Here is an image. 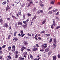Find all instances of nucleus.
Wrapping results in <instances>:
<instances>
[{"mask_svg":"<svg viewBox=\"0 0 60 60\" xmlns=\"http://www.w3.org/2000/svg\"><path fill=\"white\" fill-rule=\"evenodd\" d=\"M40 6L42 7L43 8V6H44V5L42 4H41L40 5Z\"/></svg>","mask_w":60,"mask_h":60,"instance_id":"obj_28","label":"nucleus"},{"mask_svg":"<svg viewBox=\"0 0 60 60\" xmlns=\"http://www.w3.org/2000/svg\"><path fill=\"white\" fill-rule=\"evenodd\" d=\"M37 16L36 15H34V17L32 19L33 20H34V19H36V17Z\"/></svg>","mask_w":60,"mask_h":60,"instance_id":"obj_17","label":"nucleus"},{"mask_svg":"<svg viewBox=\"0 0 60 60\" xmlns=\"http://www.w3.org/2000/svg\"><path fill=\"white\" fill-rule=\"evenodd\" d=\"M41 51H44V50L43 49H41L40 50Z\"/></svg>","mask_w":60,"mask_h":60,"instance_id":"obj_59","label":"nucleus"},{"mask_svg":"<svg viewBox=\"0 0 60 60\" xmlns=\"http://www.w3.org/2000/svg\"><path fill=\"white\" fill-rule=\"evenodd\" d=\"M27 16H31V14L28 13L27 14Z\"/></svg>","mask_w":60,"mask_h":60,"instance_id":"obj_25","label":"nucleus"},{"mask_svg":"<svg viewBox=\"0 0 60 60\" xmlns=\"http://www.w3.org/2000/svg\"><path fill=\"white\" fill-rule=\"evenodd\" d=\"M23 23L25 24V25H26L27 24L26 22V21H24L23 22Z\"/></svg>","mask_w":60,"mask_h":60,"instance_id":"obj_32","label":"nucleus"},{"mask_svg":"<svg viewBox=\"0 0 60 60\" xmlns=\"http://www.w3.org/2000/svg\"><path fill=\"white\" fill-rule=\"evenodd\" d=\"M51 4H54V2L53 1H52L51 2Z\"/></svg>","mask_w":60,"mask_h":60,"instance_id":"obj_41","label":"nucleus"},{"mask_svg":"<svg viewBox=\"0 0 60 60\" xmlns=\"http://www.w3.org/2000/svg\"><path fill=\"white\" fill-rule=\"evenodd\" d=\"M6 4V1L4 2L2 4H3V5H4V4Z\"/></svg>","mask_w":60,"mask_h":60,"instance_id":"obj_29","label":"nucleus"},{"mask_svg":"<svg viewBox=\"0 0 60 60\" xmlns=\"http://www.w3.org/2000/svg\"><path fill=\"white\" fill-rule=\"evenodd\" d=\"M58 11V10L56 9V10H53V12H56V11Z\"/></svg>","mask_w":60,"mask_h":60,"instance_id":"obj_42","label":"nucleus"},{"mask_svg":"<svg viewBox=\"0 0 60 60\" xmlns=\"http://www.w3.org/2000/svg\"><path fill=\"white\" fill-rule=\"evenodd\" d=\"M13 41H14V42H15L16 41H18V38H17V37H16L15 38H14L13 39Z\"/></svg>","mask_w":60,"mask_h":60,"instance_id":"obj_4","label":"nucleus"},{"mask_svg":"<svg viewBox=\"0 0 60 60\" xmlns=\"http://www.w3.org/2000/svg\"><path fill=\"white\" fill-rule=\"evenodd\" d=\"M3 20L2 19H0V23H2V22H3Z\"/></svg>","mask_w":60,"mask_h":60,"instance_id":"obj_38","label":"nucleus"},{"mask_svg":"<svg viewBox=\"0 0 60 60\" xmlns=\"http://www.w3.org/2000/svg\"><path fill=\"white\" fill-rule=\"evenodd\" d=\"M3 26L4 27L7 28L8 26V24L7 23H6Z\"/></svg>","mask_w":60,"mask_h":60,"instance_id":"obj_7","label":"nucleus"},{"mask_svg":"<svg viewBox=\"0 0 60 60\" xmlns=\"http://www.w3.org/2000/svg\"><path fill=\"white\" fill-rule=\"evenodd\" d=\"M25 6V5H24V4H23L21 6V7H24V6Z\"/></svg>","mask_w":60,"mask_h":60,"instance_id":"obj_49","label":"nucleus"},{"mask_svg":"<svg viewBox=\"0 0 60 60\" xmlns=\"http://www.w3.org/2000/svg\"><path fill=\"white\" fill-rule=\"evenodd\" d=\"M11 37V35H9L8 36V40H10V38Z\"/></svg>","mask_w":60,"mask_h":60,"instance_id":"obj_34","label":"nucleus"},{"mask_svg":"<svg viewBox=\"0 0 60 60\" xmlns=\"http://www.w3.org/2000/svg\"><path fill=\"white\" fill-rule=\"evenodd\" d=\"M38 39H39V40H41V38L39 37L38 38Z\"/></svg>","mask_w":60,"mask_h":60,"instance_id":"obj_51","label":"nucleus"},{"mask_svg":"<svg viewBox=\"0 0 60 60\" xmlns=\"http://www.w3.org/2000/svg\"><path fill=\"white\" fill-rule=\"evenodd\" d=\"M22 26L23 28H26V25H25L24 24H23L22 25Z\"/></svg>","mask_w":60,"mask_h":60,"instance_id":"obj_10","label":"nucleus"},{"mask_svg":"<svg viewBox=\"0 0 60 60\" xmlns=\"http://www.w3.org/2000/svg\"><path fill=\"white\" fill-rule=\"evenodd\" d=\"M49 50V48H46L45 50V52H48Z\"/></svg>","mask_w":60,"mask_h":60,"instance_id":"obj_6","label":"nucleus"},{"mask_svg":"<svg viewBox=\"0 0 60 60\" xmlns=\"http://www.w3.org/2000/svg\"><path fill=\"white\" fill-rule=\"evenodd\" d=\"M18 24L19 25H22V22H19L18 23Z\"/></svg>","mask_w":60,"mask_h":60,"instance_id":"obj_13","label":"nucleus"},{"mask_svg":"<svg viewBox=\"0 0 60 60\" xmlns=\"http://www.w3.org/2000/svg\"><path fill=\"white\" fill-rule=\"evenodd\" d=\"M52 38H51L50 39V40L49 41V43H50V42H52Z\"/></svg>","mask_w":60,"mask_h":60,"instance_id":"obj_35","label":"nucleus"},{"mask_svg":"<svg viewBox=\"0 0 60 60\" xmlns=\"http://www.w3.org/2000/svg\"><path fill=\"white\" fill-rule=\"evenodd\" d=\"M52 7H50L48 9V10H50V9H52Z\"/></svg>","mask_w":60,"mask_h":60,"instance_id":"obj_45","label":"nucleus"},{"mask_svg":"<svg viewBox=\"0 0 60 60\" xmlns=\"http://www.w3.org/2000/svg\"><path fill=\"white\" fill-rule=\"evenodd\" d=\"M12 13L11 12L10 14V16H11V14H12Z\"/></svg>","mask_w":60,"mask_h":60,"instance_id":"obj_60","label":"nucleus"},{"mask_svg":"<svg viewBox=\"0 0 60 60\" xmlns=\"http://www.w3.org/2000/svg\"><path fill=\"white\" fill-rule=\"evenodd\" d=\"M48 46V45L47 44H44V45H41V47H42V48H47V46Z\"/></svg>","mask_w":60,"mask_h":60,"instance_id":"obj_3","label":"nucleus"},{"mask_svg":"<svg viewBox=\"0 0 60 60\" xmlns=\"http://www.w3.org/2000/svg\"><path fill=\"white\" fill-rule=\"evenodd\" d=\"M20 33H21L20 36H21L22 37H23V36L25 35V34H23V30H20Z\"/></svg>","mask_w":60,"mask_h":60,"instance_id":"obj_2","label":"nucleus"},{"mask_svg":"<svg viewBox=\"0 0 60 60\" xmlns=\"http://www.w3.org/2000/svg\"><path fill=\"white\" fill-rule=\"evenodd\" d=\"M10 9V7H9V6H8V5H7V7L6 8V10L7 11L8 9Z\"/></svg>","mask_w":60,"mask_h":60,"instance_id":"obj_11","label":"nucleus"},{"mask_svg":"<svg viewBox=\"0 0 60 60\" xmlns=\"http://www.w3.org/2000/svg\"><path fill=\"white\" fill-rule=\"evenodd\" d=\"M7 19L9 20H10V18H7Z\"/></svg>","mask_w":60,"mask_h":60,"instance_id":"obj_55","label":"nucleus"},{"mask_svg":"<svg viewBox=\"0 0 60 60\" xmlns=\"http://www.w3.org/2000/svg\"><path fill=\"white\" fill-rule=\"evenodd\" d=\"M23 57H24L25 58H26V55H24L23 56Z\"/></svg>","mask_w":60,"mask_h":60,"instance_id":"obj_54","label":"nucleus"},{"mask_svg":"<svg viewBox=\"0 0 60 60\" xmlns=\"http://www.w3.org/2000/svg\"><path fill=\"white\" fill-rule=\"evenodd\" d=\"M51 28L52 29H53V28H54V26H53V24L51 25Z\"/></svg>","mask_w":60,"mask_h":60,"instance_id":"obj_31","label":"nucleus"},{"mask_svg":"<svg viewBox=\"0 0 60 60\" xmlns=\"http://www.w3.org/2000/svg\"><path fill=\"white\" fill-rule=\"evenodd\" d=\"M30 57L31 59H33V56L31 54H30Z\"/></svg>","mask_w":60,"mask_h":60,"instance_id":"obj_22","label":"nucleus"},{"mask_svg":"<svg viewBox=\"0 0 60 60\" xmlns=\"http://www.w3.org/2000/svg\"><path fill=\"white\" fill-rule=\"evenodd\" d=\"M53 42L55 44H56V38H55L54 39Z\"/></svg>","mask_w":60,"mask_h":60,"instance_id":"obj_12","label":"nucleus"},{"mask_svg":"<svg viewBox=\"0 0 60 60\" xmlns=\"http://www.w3.org/2000/svg\"><path fill=\"white\" fill-rule=\"evenodd\" d=\"M0 54H3V52L1 50H0Z\"/></svg>","mask_w":60,"mask_h":60,"instance_id":"obj_50","label":"nucleus"},{"mask_svg":"<svg viewBox=\"0 0 60 60\" xmlns=\"http://www.w3.org/2000/svg\"><path fill=\"white\" fill-rule=\"evenodd\" d=\"M45 31H44V30H43V31H41V32H40V34H42L43 33H45Z\"/></svg>","mask_w":60,"mask_h":60,"instance_id":"obj_27","label":"nucleus"},{"mask_svg":"<svg viewBox=\"0 0 60 60\" xmlns=\"http://www.w3.org/2000/svg\"><path fill=\"white\" fill-rule=\"evenodd\" d=\"M18 55H17V54H16L15 56V58H18Z\"/></svg>","mask_w":60,"mask_h":60,"instance_id":"obj_37","label":"nucleus"},{"mask_svg":"<svg viewBox=\"0 0 60 60\" xmlns=\"http://www.w3.org/2000/svg\"><path fill=\"white\" fill-rule=\"evenodd\" d=\"M6 47V45H3L2 46V48H3V49H4V48H5Z\"/></svg>","mask_w":60,"mask_h":60,"instance_id":"obj_26","label":"nucleus"},{"mask_svg":"<svg viewBox=\"0 0 60 60\" xmlns=\"http://www.w3.org/2000/svg\"><path fill=\"white\" fill-rule=\"evenodd\" d=\"M53 46H54L53 48V49H54L56 47V45L55 44H53Z\"/></svg>","mask_w":60,"mask_h":60,"instance_id":"obj_23","label":"nucleus"},{"mask_svg":"<svg viewBox=\"0 0 60 60\" xmlns=\"http://www.w3.org/2000/svg\"><path fill=\"white\" fill-rule=\"evenodd\" d=\"M36 46L37 47H39V45L38 44H36Z\"/></svg>","mask_w":60,"mask_h":60,"instance_id":"obj_47","label":"nucleus"},{"mask_svg":"<svg viewBox=\"0 0 60 60\" xmlns=\"http://www.w3.org/2000/svg\"><path fill=\"white\" fill-rule=\"evenodd\" d=\"M9 30H11V26H9Z\"/></svg>","mask_w":60,"mask_h":60,"instance_id":"obj_52","label":"nucleus"},{"mask_svg":"<svg viewBox=\"0 0 60 60\" xmlns=\"http://www.w3.org/2000/svg\"><path fill=\"white\" fill-rule=\"evenodd\" d=\"M46 22V19L44 20V21H43L42 22V24H43V25L44 24H45Z\"/></svg>","mask_w":60,"mask_h":60,"instance_id":"obj_16","label":"nucleus"},{"mask_svg":"<svg viewBox=\"0 0 60 60\" xmlns=\"http://www.w3.org/2000/svg\"><path fill=\"white\" fill-rule=\"evenodd\" d=\"M7 57H8L9 59H11V58L10 55L8 56H7Z\"/></svg>","mask_w":60,"mask_h":60,"instance_id":"obj_21","label":"nucleus"},{"mask_svg":"<svg viewBox=\"0 0 60 60\" xmlns=\"http://www.w3.org/2000/svg\"><path fill=\"white\" fill-rule=\"evenodd\" d=\"M26 50H27L29 51H31V50H30V49H27Z\"/></svg>","mask_w":60,"mask_h":60,"instance_id":"obj_46","label":"nucleus"},{"mask_svg":"<svg viewBox=\"0 0 60 60\" xmlns=\"http://www.w3.org/2000/svg\"><path fill=\"white\" fill-rule=\"evenodd\" d=\"M45 36H46V37H48L49 36H50V35L49 34H45Z\"/></svg>","mask_w":60,"mask_h":60,"instance_id":"obj_24","label":"nucleus"},{"mask_svg":"<svg viewBox=\"0 0 60 60\" xmlns=\"http://www.w3.org/2000/svg\"><path fill=\"white\" fill-rule=\"evenodd\" d=\"M40 12H41L42 13L43 12V11L41 10H40Z\"/></svg>","mask_w":60,"mask_h":60,"instance_id":"obj_44","label":"nucleus"},{"mask_svg":"<svg viewBox=\"0 0 60 60\" xmlns=\"http://www.w3.org/2000/svg\"><path fill=\"white\" fill-rule=\"evenodd\" d=\"M30 4H28V7H29V6H30Z\"/></svg>","mask_w":60,"mask_h":60,"instance_id":"obj_56","label":"nucleus"},{"mask_svg":"<svg viewBox=\"0 0 60 60\" xmlns=\"http://www.w3.org/2000/svg\"><path fill=\"white\" fill-rule=\"evenodd\" d=\"M51 53H52V51H49L48 53L49 56H50V55H51Z\"/></svg>","mask_w":60,"mask_h":60,"instance_id":"obj_9","label":"nucleus"},{"mask_svg":"<svg viewBox=\"0 0 60 60\" xmlns=\"http://www.w3.org/2000/svg\"><path fill=\"white\" fill-rule=\"evenodd\" d=\"M12 49L11 50V51H12V53H13L15 52V45H13L12 46Z\"/></svg>","mask_w":60,"mask_h":60,"instance_id":"obj_1","label":"nucleus"},{"mask_svg":"<svg viewBox=\"0 0 60 60\" xmlns=\"http://www.w3.org/2000/svg\"><path fill=\"white\" fill-rule=\"evenodd\" d=\"M26 49V47H24V46H22V47L21 50V51H23V50H24V49Z\"/></svg>","mask_w":60,"mask_h":60,"instance_id":"obj_5","label":"nucleus"},{"mask_svg":"<svg viewBox=\"0 0 60 60\" xmlns=\"http://www.w3.org/2000/svg\"><path fill=\"white\" fill-rule=\"evenodd\" d=\"M37 13H38L39 14V13H41V11H38L37 12Z\"/></svg>","mask_w":60,"mask_h":60,"instance_id":"obj_48","label":"nucleus"},{"mask_svg":"<svg viewBox=\"0 0 60 60\" xmlns=\"http://www.w3.org/2000/svg\"><path fill=\"white\" fill-rule=\"evenodd\" d=\"M9 54L10 55H11L12 54V53L11 52H10L9 53Z\"/></svg>","mask_w":60,"mask_h":60,"instance_id":"obj_58","label":"nucleus"},{"mask_svg":"<svg viewBox=\"0 0 60 60\" xmlns=\"http://www.w3.org/2000/svg\"><path fill=\"white\" fill-rule=\"evenodd\" d=\"M59 12H58L56 13V15H58V14H59Z\"/></svg>","mask_w":60,"mask_h":60,"instance_id":"obj_43","label":"nucleus"},{"mask_svg":"<svg viewBox=\"0 0 60 60\" xmlns=\"http://www.w3.org/2000/svg\"><path fill=\"white\" fill-rule=\"evenodd\" d=\"M24 43L25 45H27L28 44V43H27V42L26 41H24Z\"/></svg>","mask_w":60,"mask_h":60,"instance_id":"obj_14","label":"nucleus"},{"mask_svg":"<svg viewBox=\"0 0 60 60\" xmlns=\"http://www.w3.org/2000/svg\"><path fill=\"white\" fill-rule=\"evenodd\" d=\"M15 53H16V54H18V51H16V52H15Z\"/></svg>","mask_w":60,"mask_h":60,"instance_id":"obj_63","label":"nucleus"},{"mask_svg":"<svg viewBox=\"0 0 60 60\" xmlns=\"http://www.w3.org/2000/svg\"><path fill=\"white\" fill-rule=\"evenodd\" d=\"M16 34H17V32H15L14 34V36L16 35Z\"/></svg>","mask_w":60,"mask_h":60,"instance_id":"obj_36","label":"nucleus"},{"mask_svg":"<svg viewBox=\"0 0 60 60\" xmlns=\"http://www.w3.org/2000/svg\"><path fill=\"white\" fill-rule=\"evenodd\" d=\"M56 21H58V20H59V19H58V18L57 17H56Z\"/></svg>","mask_w":60,"mask_h":60,"instance_id":"obj_18","label":"nucleus"},{"mask_svg":"<svg viewBox=\"0 0 60 60\" xmlns=\"http://www.w3.org/2000/svg\"><path fill=\"white\" fill-rule=\"evenodd\" d=\"M37 49V48H34L33 49V51H36Z\"/></svg>","mask_w":60,"mask_h":60,"instance_id":"obj_33","label":"nucleus"},{"mask_svg":"<svg viewBox=\"0 0 60 60\" xmlns=\"http://www.w3.org/2000/svg\"><path fill=\"white\" fill-rule=\"evenodd\" d=\"M23 18H25V16L24 15H23Z\"/></svg>","mask_w":60,"mask_h":60,"instance_id":"obj_64","label":"nucleus"},{"mask_svg":"<svg viewBox=\"0 0 60 60\" xmlns=\"http://www.w3.org/2000/svg\"><path fill=\"white\" fill-rule=\"evenodd\" d=\"M34 34H32V38H33V37H34Z\"/></svg>","mask_w":60,"mask_h":60,"instance_id":"obj_61","label":"nucleus"},{"mask_svg":"<svg viewBox=\"0 0 60 60\" xmlns=\"http://www.w3.org/2000/svg\"><path fill=\"white\" fill-rule=\"evenodd\" d=\"M60 58V55L59 54H58V58Z\"/></svg>","mask_w":60,"mask_h":60,"instance_id":"obj_39","label":"nucleus"},{"mask_svg":"<svg viewBox=\"0 0 60 60\" xmlns=\"http://www.w3.org/2000/svg\"><path fill=\"white\" fill-rule=\"evenodd\" d=\"M54 26H56V23H55V21L53 20V25Z\"/></svg>","mask_w":60,"mask_h":60,"instance_id":"obj_15","label":"nucleus"},{"mask_svg":"<svg viewBox=\"0 0 60 60\" xmlns=\"http://www.w3.org/2000/svg\"><path fill=\"white\" fill-rule=\"evenodd\" d=\"M24 55H27V52H25L23 53Z\"/></svg>","mask_w":60,"mask_h":60,"instance_id":"obj_19","label":"nucleus"},{"mask_svg":"<svg viewBox=\"0 0 60 60\" xmlns=\"http://www.w3.org/2000/svg\"><path fill=\"white\" fill-rule=\"evenodd\" d=\"M12 17L13 18H14V19H16V18L14 16L12 15Z\"/></svg>","mask_w":60,"mask_h":60,"instance_id":"obj_40","label":"nucleus"},{"mask_svg":"<svg viewBox=\"0 0 60 60\" xmlns=\"http://www.w3.org/2000/svg\"><path fill=\"white\" fill-rule=\"evenodd\" d=\"M52 13V12L51 11H49L48 13V14H51Z\"/></svg>","mask_w":60,"mask_h":60,"instance_id":"obj_20","label":"nucleus"},{"mask_svg":"<svg viewBox=\"0 0 60 60\" xmlns=\"http://www.w3.org/2000/svg\"><path fill=\"white\" fill-rule=\"evenodd\" d=\"M33 10L34 11H35V10H36V9L35 8H33Z\"/></svg>","mask_w":60,"mask_h":60,"instance_id":"obj_53","label":"nucleus"},{"mask_svg":"<svg viewBox=\"0 0 60 60\" xmlns=\"http://www.w3.org/2000/svg\"><path fill=\"white\" fill-rule=\"evenodd\" d=\"M56 55L53 56V60H56Z\"/></svg>","mask_w":60,"mask_h":60,"instance_id":"obj_8","label":"nucleus"},{"mask_svg":"<svg viewBox=\"0 0 60 60\" xmlns=\"http://www.w3.org/2000/svg\"><path fill=\"white\" fill-rule=\"evenodd\" d=\"M30 4H33V3L32 1H31V2H30Z\"/></svg>","mask_w":60,"mask_h":60,"instance_id":"obj_62","label":"nucleus"},{"mask_svg":"<svg viewBox=\"0 0 60 60\" xmlns=\"http://www.w3.org/2000/svg\"><path fill=\"white\" fill-rule=\"evenodd\" d=\"M27 35H28V36H31V34H29V33H27Z\"/></svg>","mask_w":60,"mask_h":60,"instance_id":"obj_30","label":"nucleus"},{"mask_svg":"<svg viewBox=\"0 0 60 60\" xmlns=\"http://www.w3.org/2000/svg\"><path fill=\"white\" fill-rule=\"evenodd\" d=\"M21 60H24V58H21Z\"/></svg>","mask_w":60,"mask_h":60,"instance_id":"obj_57","label":"nucleus"}]
</instances>
